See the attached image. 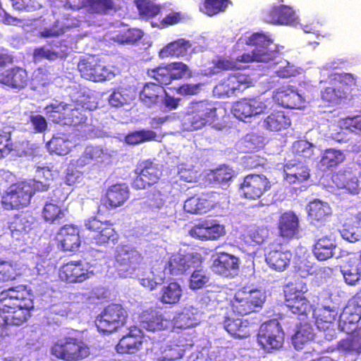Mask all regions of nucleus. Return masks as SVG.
I'll list each match as a JSON object with an SVG mask.
<instances>
[{"label":"nucleus","instance_id":"18","mask_svg":"<svg viewBox=\"0 0 361 361\" xmlns=\"http://www.w3.org/2000/svg\"><path fill=\"white\" fill-rule=\"evenodd\" d=\"M338 312L335 307L324 306L314 310L313 317L318 329L324 332V338L331 341L336 337V331L334 329V322Z\"/></svg>","mask_w":361,"mask_h":361},{"label":"nucleus","instance_id":"38","mask_svg":"<svg viewBox=\"0 0 361 361\" xmlns=\"http://www.w3.org/2000/svg\"><path fill=\"white\" fill-rule=\"evenodd\" d=\"M285 179L290 183L307 180L310 177L307 167L301 162H289L284 166Z\"/></svg>","mask_w":361,"mask_h":361},{"label":"nucleus","instance_id":"10","mask_svg":"<svg viewBox=\"0 0 361 361\" xmlns=\"http://www.w3.org/2000/svg\"><path fill=\"white\" fill-rule=\"evenodd\" d=\"M34 181H23L9 187L2 197V204L5 209H19L27 206L36 189Z\"/></svg>","mask_w":361,"mask_h":361},{"label":"nucleus","instance_id":"37","mask_svg":"<svg viewBox=\"0 0 361 361\" xmlns=\"http://www.w3.org/2000/svg\"><path fill=\"white\" fill-rule=\"evenodd\" d=\"M298 218L291 212L283 213L279 220V231L283 238H293L298 233Z\"/></svg>","mask_w":361,"mask_h":361},{"label":"nucleus","instance_id":"9","mask_svg":"<svg viewBox=\"0 0 361 361\" xmlns=\"http://www.w3.org/2000/svg\"><path fill=\"white\" fill-rule=\"evenodd\" d=\"M52 354L66 361H79L90 355V348L82 341L68 337L58 341L51 348Z\"/></svg>","mask_w":361,"mask_h":361},{"label":"nucleus","instance_id":"15","mask_svg":"<svg viewBox=\"0 0 361 361\" xmlns=\"http://www.w3.org/2000/svg\"><path fill=\"white\" fill-rule=\"evenodd\" d=\"M251 80L245 74L236 72L225 75L214 88V94L219 97H230L237 91H243L251 85Z\"/></svg>","mask_w":361,"mask_h":361},{"label":"nucleus","instance_id":"25","mask_svg":"<svg viewBox=\"0 0 361 361\" xmlns=\"http://www.w3.org/2000/svg\"><path fill=\"white\" fill-rule=\"evenodd\" d=\"M267 108V105L261 99H244L233 105L232 111L235 117L243 121L263 113Z\"/></svg>","mask_w":361,"mask_h":361},{"label":"nucleus","instance_id":"42","mask_svg":"<svg viewBox=\"0 0 361 361\" xmlns=\"http://www.w3.org/2000/svg\"><path fill=\"white\" fill-rule=\"evenodd\" d=\"M290 125V118L281 111L271 112L263 122V126L271 131H280L287 128Z\"/></svg>","mask_w":361,"mask_h":361},{"label":"nucleus","instance_id":"36","mask_svg":"<svg viewBox=\"0 0 361 361\" xmlns=\"http://www.w3.org/2000/svg\"><path fill=\"white\" fill-rule=\"evenodd\" d=\"M361 254L359 259L353 257L341 267V271L343 274L345 282L350 286H354L359 281L361 276Z\"/></svg>","mask_w":361,"mask_h":361},{"label":"nucleus","instance_id":"46","mask_svg":"<svg viewBox=\"0 0 361 361\" xmlns=\"http://www.w3.org/2000/svg\"><path fill=\"white\" fill-rule=\"evenodd\" d=\"M352 334V336L340 341L337 344V348L346 354H360L361 353V327Z\"/></svg>","mask_w":361,"mask_h":361},{"label":"nucleus","instance_id":"17","mask_svg":"<svg viewBox=\"0 0 361 361\" xmlns=\"http://www.w3.org/2000/svg\"><path fill=\"white\" fill-rule=\"evenodd\" d=\"M266 20L274 25L295 27L299 24V16L290 6L274 4L267 11Z\"/></svg>","mask_w":361,"mask_h":361},{"label":"nucleus","instance_id":"4","mask_svg":"<svg viewBox=\"0 0 361 361\" xmlns=\"http://www.w3.org/2000/svg\"><path fill=\"white\" fill-rule=\"evenodd\" d=\"M201 257L197 253H175L171 255L166 264H159L152 268L147 277L140 279V284L149 290H154L168 275L178 276L185 273L191 268H199Z\"/></svg>","mask_w":361,"mask_h":361},{"label":"nucleus","instance_id":"11","mask_svg":"<svg viewBox=\"0 0 361 361\" xmlns=\"http://www.w3.org/2000/svg\"><path fill=\"white\" fill-rule=\"evenodd\" d=\"M127 312L120 305L111 304L97 316L95 325L98 330L106 333H112L123 326Z\"/></svg>","mask_w":361,"mask_h":361},{"label":"nucleus","instance_id":"58","mask_svg":"<svg viewBox=\"0 0 361 361\" xmlns=\"http://www.w3.org/2000/svg\"><path fill=\"white\" fill-rule=\"evenodd\" d=\"M264 139L262 136L257 134H247L240 141V149L243 152H252L256 149L263 147Z\"/></svg>","mask_w":361,"mask_h":361},{"label":"nucleus","instance_id":"60","mask_svg":"<svg viewBox=\"0 0 361 361\" xmlns=\"http://www.w3.org/2000/svg\"><path fill=\"white\" fill-rule=\"evenodd\" d=\"M228 4V0H205L204 4L200 6V11L212 16L224 11Z\"/></svg>","mask_w":361,"mask_h":361},{"label":"nucleus","instance_id":"21","mask_svg":"<svg viewBox=\"0 0 361 361\" xmlns=\"http://www.w3.org/2000/svg\"><path fill=\"white\" fill-rule=\"evenodd\" d=\"M219 202V195L216 192L202 194L187 199L183 205L188 213L202 214L213 209Z\"/></svg>","mask_w":361,"mask_h":361},{"label":"nucleus","instance_id":"27","mask_svg":"<svg viewBox=\"0 0 361 361\" xmlns=\"http://www.w3.org/2000/svg\"><path fill=\"white\" fill-rule=\"evenodd\" d=\"M56 239L65 251H74L80 244L79 229L72 224H66L61 228Z\"/></svg>","mask_w":361,"mask_h":361},{"label":"nucleus","instance_id":"34","mask_svg":"<svg viewBox=\"0 0 361 361\" xmlns=\"http://www.w3.org/2000/svg\"><path fill=\"white\" fill-rule=\"evenodd\" d=\"M77 145L73 135H62L54 136L47 143V147L51 153L63 156L67 154Z\"/></svg>","mask_w":361,"mask_h":361},{"label":"nucleus","instance_id":"2","mask_svg":"<svg viewBox=\"0 0 361 361\" xmlns=\"http://www.w3.org/2000/svg\"><path fill=\"white\" fill-rule=\"evenodd\" d=\"M33 302L29 290L20 285L0 293V343L8 335L9 326H20L30 316Z\"/></svg>","mask_w":361,"mask_h":361},{"label":"nucleus","instance_id":"19","mask_svg":"<svg viewBox=\"0 0 361 361\" xmlns=\"http://www.w3.org/2000/svg\"><path fill=\"white\" fill-rule=\"evenodd\" d=\"M135 173L137 177L133 182V186L137 189H144L158 181L161 171L157 164L147 160L138 165Z\"/></svg>","mask_w":361,"mask_h":361},{"label":"nucleus","instance_id":"35","mask_svg":"<svg viewBox=\"0 0 361 361\" xmlns=\"http://www.w3.org/2000/svg\"><path fill=\"white\" fill-rule=\"evenodd\" d=\"M59 176V171L53 166H37L35 171V178L37 180H30L34 181L32 184L36 190H46L48 189L49 180Z\"/></svg>","mask_w":361,"mask_h":361},{"label":"nucleus","instance_id":"61","mask_svg":"<svg viewBox=\"0 0 361 361\" xmlns=\"http://www.w3.org/2000/svg\"><path fill=\"white\" fill-rule=\"evenodd\" d=\"M88 11L93 13L104 14L113 7L111 0H84Z\"/></svg>","mask_w":361,"mask_h":361},{"label":"nucleus","instance_id":"52","mask_svg":"<svg viewBox=\"0 0 361 361\" xmlns=\"http://www.w3.org/2000/svg\"><path fill=\"white\" fill-rule=\"evenodd\" d=\"M342 238L350 243H355L361 239V213L357 214L352 224H345L341 231Z\"/></svg>","mask_w":361,"mask_h":361},{"label":"nucleus","instance_id":"48","mask_svg":"<svg viewBox=\"0 0 361 361\" xmlns=\"http://www.w3.org/2000/svg\"><path fill=\"white\" fill-rule=\"evenodd\" d=\"M25 269L19 262L0 261V281L14 280L18 276L22 275Z\"/></svg>","mask_w":361,"mask_h":361},{"label":"nucleus","instance_id":"1","mask_svg":"<svg viewBox=\"0 0 361 361\" xmlns=\"http://www.w3.org/2000/svg\"><path fill=\"white\" fill-rule=\"evenodd\" d=\"M273 41L269 35L262 32L243 35L236 43V49L239 51L245 50V45L255 47V49L251 54H243L240 60L263 63L267 68L271 69L272 73L281 78L300 74L301 68L286 60L279 59L278 47Z\"/></svg>","mask_w":361,"mask_h":361},{"label":"nucleus","instance_id":"64","mask_svg":"<svg viewBox=\"0 0 361 361\" xmlns=\"http://www.w3.org/2000/svg\"><path fill=\"white\" fill-rule=\"evenodd\" d=\"M233 175L234 171L231 169L228 166H222L211 171L208 174V178L214 180V182L221 183L230 180Z\"/></svg>","mask_w":361,"mask_h":361},{"label":"nucleus","instance_id":"45","mask_svg":"<svg viewBox=\"0 0 361 361\" xmlns=\"http://www.w3.org/2000/svg\"><path fill=\"white\" fill-rule=\"evenodd\" d=\"M128 186L125 184H116L111 186L106 192L107 203L111 207L122 205L128 198Z\"/></svg>","mask_w":361,"mask_h":361},{"label":"nucleus","instance_id":"44","mask_svg":"<svg viewBox=\"0 0 361 361\" xmlns=\"http://www.w3.org/2000/svg\"><path fill=\"white\" fill-rule=\"evenodd\" d=\"M191 48V44L189 41L184 39H178L174 42L169 43L159 51V56L162 59L169 56H184L187 54L188 50Z\"/></svg>","mask_w":361,"mask_h":361},{"label":"nucleus","instance_id":"47","mask_svg":"<svg viewBox=\"0 0 361 361\" xmlns=\"http://www.w3.org/2000/svg\"><path fill=\"white\" fill-rule=\"evenodd\" d=\"M334 182L338 188L345 189L352 195H357L360 192L358 180L355 174L351 176L349 171H345L343 173H338L334 176Z\"/></svg>","mask_w":361,"mask_h":361},{"label":"nucleus","instance_id":"28","mask_svg":"<svg viewBox=\"0 0 361 361\" xmlns=\"http://www.w3.org/2000/svg\"><path fill=\"white\" fill-rule=\"evenodd\" d=\"M140 322L142 328L152 332L166 329L171 324L169 320L154 310L143 311L140 316Z\"/></svg>","mask_w":361,"mask_h":361},{"label":"nucleus","instance_id":"30","mask_svg":"<svg viewBox=\"0 0 361 361\" xmlns=\"http://www.w3.org/2000/svg\"><path fill=\"white\" fill-rule=\"evenodd\" d=\"M274 247L272 245L267 253L266 262L271 269L282 271L289 264L292 255L289 251L283 250L281 245Z\"/></svg>","mask_w":361,"mask_h":361},{"label":"nucleus","instance_id":"59","mask_svg":"<svg viewBox=\"0 0 361 361\" xmlns=\"http://www.w3.org/2000/svg\"><path fill=\"white\" fill-rule=\"evenodd\" d=\"M157 134L152 130H142L127 135L125 141L128 145H138L143 142L155 140Z\"/></svg>","mask_w":361,"mask_h":361},{"label":"nucleus","instance_id":"56","mask_svg":"<svg viewBox=\"0 0 361 361\" xmlns=\"http://www.w3.org/2000/svg\"><path fill=\"white\" fill-rule=\"evenodd\" d=\"M345 159L343 153L338 149H326L321 159L320 165L323 169L334 167L341 163Z\"/></svg>","mask_w":361,"mask_h":361},{"label":"nucleus","instance_id":"16","mask_svg":"<svg viewBox=\"0 0 361 361\" xmlns=\"http://www.w3.org/2000/svg\"><path fill=\"white\" fill-rule=\"evenodd\" d=\"M361 315V297L355 296L350 299L344 307L338 320V328L346 334L357 331V323Z\"/></svg>","mask_w":361,"mask_h":361},{"label":"nucleus","instance_id":"40","mask_svg":"<svg viewBox=\"0 0 361 361\" xmlns=\"http://www.w3.org/2000/svg\"><path fill=\"white\" fill-rule=\"evenodd\" d=\"M200 315L196 309L186 307L173 318L174 326L178 329H188L197 325Z\"/></svg>","mask_w":361,"mask_h":361},{"label":"nucleus","instance_id":"12","mask_svg":"<svg viewBox=\"0 0 361 361\" xmlns=\"http://www.w3.org/2000/svg\"><path fill=\"white\" fill-rule=\"evenodd\" d=\"M307 287L303 281H299L287 287L285 290L287 307L293 314L307 315L310 312L312 306L304 293Z\"/></svg>","mask_w":361,"mask_h":361},{"label":"nucleus","instance_id":"7","mask_svg":"<svg viewBox=\"0 0 361 361\" xmlns=\"http://www.w3.org/2000/svg\"><path fill=\"white\" fill-rule=\"evenodd\" d=\"M114 267L122 278L131 277L142 262L140 253L130 245H118L115 250Z\"/></svg>","mask_w":361,"mask_h":361},{"label":"nucleus","instance_id":"29","mask_svg":"<svg viewBox=\"0 0 361 361\" xmlns=\"http://www.w3.org/2000/svg\"><path fill=\"white\" fill-rule=\"evenodd\" d=\"M239 259L234 255L221 253L214 259L213 271L220 275L228 276L238 269Z\"/></svg>","mask_w":361,"mask_h":361},{"label":"nucleus","instance_id":"8","mask_svg":"<svg viewBox=\"0 0 361 361\" xmlns=\"http://www.w3.org/2000/svg\"><path fill=\"white\" fill-rule=\"evenodd\" d=\"M266 300V294L259 289L243 288L238 290L231 302L232 310L240 315H246L261 307Z\"/></svg>","mask_w":361,"mask_h":361},{"label":"nucleus","instance_id":"55","mask_svg":"<svg viewBox=\"0 0 361 361\" xmlns=\"http://www.w3.org/2000/svg\"><path fill=\"white\" fill-rule=\"evenodd\" d=\"M42 214L46 221L53 223L65 216V209L59 204L58 202L51 200L45 203Z\"/></svg>","mask_w":361,"mask_h":361},{"label":"nucleus","instance_id":"57","mask_svg":"<svg viewBox=\"0 0 361 361\" xmlns=\"http://www.w3.org/2000/svg\"><path fill=\"white\" fill-rule=\"evenodd\" d=\"M143 36V32L140 29H127L117 34H113L111 39L119 44L134 43Z\"/></svg>","mask_w":361,"mask_h":361},{"label":"nucleus","instance_id":"63","mask_svg":"<svg viewBox=\"0 0 361 361\" xmlns=\"http://www.w3.org/2000/svg\"><path fill=\"white\" fill-rule=\"evenodd\" d=\"M147 73L149 77L154 78L161 85H166L170 84L172 81L171 78L169 64L166 66L158 67L149 70Z\"/></svg>","mask_w":361,"mask_h":361},{"label":"nucleus","instance_id":"43","mask_svg":"<svg viewBox=\"0 0 361 361\" xmlns=\"http://www.w3.org/2000/svg\"><path fill=\"white\" fill-rule=\"evenodd\" d=\"M166 91L161 85L154 83L145 85L140 94V99L147 106L163 101Z\"/></svg>","mask_w":361,"mask_h":361},{"label":"nucleus","instance_id":"49","mask_svg":"<svg viewBox=\"0 0 361 361\" xmlns=\"http://www.w3.org/2000/svg\"><path fill=\"white\" fill-rule=\"evenodd\" d=\"M182 295V289L176 282L164 285L159 293V300L164 304H176Z\"/></svg>","mask_w":361,"mask_h":361},{"label":"nucleus","instance_id":"54","mask_svg":"<svg viewBox=\"0 0 361 361\" xmlns=\"http://www.w3.org/2000/svg\"><path fill=\"white\" fill-rule=\"evenodd\" d=\"M74 19L69 22L67 19L66 23H61L57 21L50 27H46L40 32V36L44 38H50L60 36L65 32V28L77 27L79 25L80 21L75 17Z\"/></svg>","mask_w":361,"mask_h":361},{"label":"nucleus","instance_id":"14","mask_svg":"<svg viewBox=\"0 0 361 361\" xmlns=\"http://www.w3.org/2000/svg\"><path fill=\"white\" fill-rule=\"evenodd\" d=\"M95 269L93 265L86 262H70L61 267L59 277L68 283H82L94 275Z\"/></svg>","mask_w":361,"mask_h":361},{"label":"nucleus","instance_id":"39","mask_svg":"<svg viewBox=\"0 0 361 361\" xmlns=\"http://www.w3.org/2000/svg\"><path fill=\"white\" fill-rule=\"evenodd\" d=\"M32 224V221L25 215H19L8 223V228L13 238L20 240L28 233Z\"/></svg>","mask_w":361,"mask_h":361},{"label":"nucleus","instance_id":"51","mask_svg":"<svg viewBox=\"0 0 361 361\" xmlns=\"http://www.w3.org/2000/svg\"><path fill=\"white\" fill-rule=\"evenodd\" d=\"M108 157L107 153L98 146H87L81 157L77 160L78 166L89 164L91 161H103Z\"/></svg>","mask_w":361,"mask_h":361},{"label":"nucleus","instance_id":"20","mask_svg":"<svg viewBox=\"0 0 361 361\" xmlns=\"http://www.w3.org/2000/svg\"><path fill=\"white\" fill-rule=\"evenodd\" d=\"M78 67L82 78L93 82L111 80L114 76L111 70L97 63L94 59L80 61Z\"/></svg>","mask_w":361,"mask_h":361},{"label":"nucleus","instance_id":"26","mask_svg":"<svg viewBox=\"0 0 361 361\" xmlns=\"http://www.w3.org/2000/svg\"><path fill=\"white\" fill-rule=\"evenodd\" d=\"M142 343V331L137 327H133L129 329L127 335L120 339L116 348L118 353L133 354L141 348Z\"/></svg>","mask_w":361,"mask_h":361},{"label":"nucleus","instance_id":"62","mask_svg":"<svg viewBox=\"0 0 361 361\" xmlns=\"http://www.w3.org/2000/svg\"><path fill=\"white\" fill-rule=\"evenodd\" d=\"M209 281V276L207 271L196 268L190 278L189 287L192 289H199L206 285Z\"/></svg>","mask_w":361,"mask_h":361},{"label":"nucleus","instance_id":"53","mask_svg":"<svg viewBox=\"0 0 361 361\" xmlns=\"http://www.w3.org/2000/svg\"><path fill=\"white\" fill-rule=\"evenodd\" d=\"M314 336L313 329L310 324H300L298 329L292 338V342L295 348L301 349L305 343L313 339Z\"/></svg>","mask_w":361,"mask_h":361},{"label":"nucleus","instance_id":"31","mask_svg":"<svg viewBox=\"0 0 361 361\" xmlns=\"http://www.w3.org/2000/svg\"><path fill=\"white\" fill-rule=\"evenodd\" d=\"M192 344L183 338L171 341L161 348L162 358L167 361H173L181 358Z\"/></svg>","mask_w":361,"mask_h":361},{"label":"nucleus","instance_id":"32","mask_svg":"<svg viewBox=\"0 0 361 361\" xmlns=\"http://www.w3.org/2000/svg\"><path fill=\"white\" fill-rule=\"evenodd\" d=\"M27 74L20 68L7 70L0 74V82L16 89L24 88L27 84Z\"/></svg>","mask_w":361,"mask_h":361},{"label":"nucleus","instance_id":"6","mask_svg":"<svg viewBox=\"0 0 361 361\" xmlns=\"http://www.w3.org/2000/svg\"><path fill=\"white\" fill-rule=\"evenodd\" d=\"M84 108L92 109L87 106L66 104L55 101L44 108V112L49 119L54 123L76 126L85 123L87 121Z\"/></svg>","mask_w":361,"mask_h":361},{"label":"nucleus","instance_id":"41","mask_svg":"<svg viewBox=\"0 0 361 361\" xmlns=\"http://www.w3.org/2000/svg\"><path fill=\"white\" fill-rule=\"evenodd\" d=\"M336 248L334 238L331 236H324L315 243L313 253L318 260L324 261L334 256Z\"/></svg>","mask_w":361,"mask_h":361},{"label":"nucleus","instance_id":"13","mask_svg":"<svg viewBox=\"0 0 361 361\" xmlns=\"http://www.w3.org/2000/svg\"><path fill=\"white\" fill-rule=\"evenodd\" d=\"M283 339L284 334L277 320H270L261 325L258 342L263 348L267 350L279 349L282 346Z\"/></svg>","mask_w":361,"mask_h":361},{"label":"nucleus","instance_id":"50","mask_svg":"<svg viewBox=\"0 0 361 361\" xmlns=\"http://www.w3.org/2000/svg\"><path fill=\"white\" fill-rule=\"evenodd\" d=\"M307 211L311 219L316 221H323L331 214L329 204L319 200L310 202L307 206Z\"/></svg>","mask_w":361,"mask_h":361},{"label":"nucleus","instance_id":"24","mask_svg":"<svg viewBox=\"0 0 361 361\" xmlns=\"http://www.w3.org/2000/svg\"><path fill=\"white\" fill-rule=\"evenodd\" d=\"M273 98L276 103L286 108L302 109L306 103L305 98L293 86L278 89Z\"/></svg>","mask_w":361,"mask_h":361},{"label":"nucleus","instance_id":"3","mask_svg":"<svg viewBox=\"0 0 361 361\" xmlns=\"http://www.w3.org/2000/svg\"><path fill=\"white\" fill-rule=\"evenodd\" d=\"M343 63L341 60H334L326 63L321 71L320 83L326 85L321 90V97L331 106L339 104L347 98L350 87L355 84L352 75L334 71Z\"/></svg>","mask_w":361,"mask_h":361},{"label":"nucleus","instance_id":"23","mask_svg":"<svg viewBox=\"0 0 361 361\" xmlns=\"http://www.w3.org/2000/svg\"><path fill=\"white\" fill-rule=\"evenodd\" d=\"M85 226L94 233L92 238L97 244L103 245L116 239V233L107 221H101L96 217H92L85 221Z\"/></svg>","mask_w":361,"mask_h":361},{"label":"nucleus","instance_id":"33","mask_svg":"<svg viewBox=\"0 0 361 361\" xmlns=\"http://www.w3.org/2000/svg\"><path fill=\"white\" fill-rule=\"evenodd\" d=\"M224 326L227 332L235 338H243L250 335V324L247 320H243L240 318L226 317Z\"/></svg>","mask_w":361,"mask_h":361},{"label":"nucleus","instance_id":"5","mask_svg":"<svg viewBox=\"0 0 361 361\" xmlns=\"http://www.w3.org/2000/svg\"><path fill=\"white\" fill-rule=\"evenodd\" d=\"M221 109L207 101L192 102L187 107L182 120L183 129L192 131L210 126L219 120Z\"/></svg>","mask_w":361,"mask_h":361},{"label":"nucleus","instance_id":"22","mask_svg":"<svg viewBox=\"0 0 361 361\" xmlns=\"http://www.w3.org/2000/svg\"><path fill=\"white\" fill-rule=\"evenodd\" d=\"M270 188V182L266 176L251 174L244 178L240 190L245 197L256 199L260 197Z\"/></svg>","mask_w":361,"mask_h":361}]
</instances>
